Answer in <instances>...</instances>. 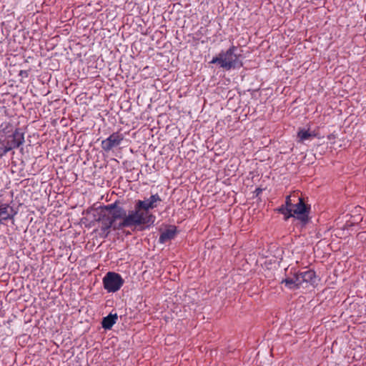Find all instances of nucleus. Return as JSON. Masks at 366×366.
Returning <instances> with one entry per match:
<instances>
[{"instance_id": "obj_11", "label": "nucleus", "mask_w": 366, "mask_h": 366, "mask_svg": "<svg viewBox=\"0 0 366 366\" xmlns=\"http://www.w3.org/2000/svg\"><path fill=\"white\" fill-rule=\"evenodd\" d=\"M118 315L117 313H110L109 315L103 318L102 322V327L105 330H110L112 327V326L116 323Z\"/></svg>"}, {"instance_id": "obj_14", "label": "nucleus", "mask_w": 366, "mask_h": 366, "mask_svg": "<svg viewBox=\"0 0 366 366\" xmlns=\"http://www.w3.org/2000/svg\"><path fill=\"white\" fill-rule=\"evenodd\" d=\"M297 137L301 142H304L305 140L310 139L313 135L308 130L302 129L299 131Z\"/></svg>"}, {"instance_id": "obj_6", "label": "nucleus", "mask_w": 366, "mask_h": 366, "mask_svg": "<svg viewBox=\"0 0 366 366\" xmlns=\"http://www.w3.org/2000/svg\"><path fill=\"white\" fill-rule=\"evenodd\" d=\"M162 201L158 194H152L149 198L144 200H138L136 202L137 208L142 209V212H147V217H155L149 212V209H154L157 206V203Z\"/></svg>"}, {"instance_id": "obj_4", "label": "nucleus", "mask_w": 366, "mask_h": 366, "mask_svg": "<svg viewBox=\"0 0 366 366\" xmlns=\"http://www.w3.org/2000/svg\"><path fill=\"white\" fill-rule=\"evenodd\" d=\"M124 281L118 273L109 272L103 278L104 289L108 292H115L123 285Z\"/></svg>"}, {"instance_id": "obj_5", "label": "nucleus", "mask_w": 366, "mask_h": 366, "mask_svg": "<svg viewBox=\"0 0 366 366\" xmlns=\"http://www.w3.org/2000/svg\"><path fill=\"white\" fill-rule=\"evenodd\" d=\"M297 200L298 202L293 205V208H291V213H292L293 217H296L302 224H305L309 220L310 208L305 205L303 199L300 197H297Z\"/></svg>"}, {"instance_id": "obj_3", "label": "nucleus", "mask_w": 366, "mask_h": 366, "mask_svg": "<svg viewBox=\"0 0 366 366\" xmlns=\"http://www.w3.org/2000/svg\"><path fill=\"white\" fill-rule=\"evenodd\" d=\"M155 217H147V212L143 213L142 209L137 208V206L134 205V209L131 210L129 213H127L125 210V215L122 217L120 219H122L119 222L117 228H125V227H137L140 225H147L149 227L153 224L155 221Z\"/></svg>"}, {"instance_id": "obj_15", "label": "nucleus", "mask_w": 366, "mask_h": 366, "mask_svg": "<svg viewBox=\"0 0 366 366\" xmlns=\"http://www.w3.org/2000/svg\"><path fill=\"white\" fill-rule=\"evenodd\" d=\"M297 197H299L297 194H292L287 196L285 202V207L289 208H293V205L295 203H293L296 201Z\"/></svg>"}, {"instance_id": "obj_1", "label": "nucleus", "mask_w": 366, "mask_h": 366, "mask_svg": "<svg viewBox=\"0 0 366 366\" xmlns=\"http://www.w3.org/2000/svg\"><path fill=\"white\" fill-rule=\"evenodd\" d=\"M124 215L125 209L116 203L105 206L102 209L99 217V221L102 224L101 229L106 235L109 233L112 227L114 229H121V228L116 227L119 226V222H117V220L120 219Z\"/></svg>"}, {"instance_id": "obj_16", "label": "nucleus", "mask_w": 366, "mask_h": 366, "mask_svg": "<svg viewBox=\"0 0 366 366\" xmlns=\"http://www.w3.org/2000/svg\"><path fill=\"white\" fill-rule=\"evenodd\" d=\"M279 211L285 215V219L287 220L288 218L291 217L292 216H293L292 213H291V208H289V207H286L285 206H282L280 209H279Z\"/></svg>"}, {"instance_id": "obj_19", "label": "nucleus", "mask_w": 366, "mask_h": 366, "mask_svg": "<svg viewBox=\"0 0 366 366\" xmlns=\"http://www.w3.org/2000/svg\"><path fill=\"white\" fill-rule=\"evenodd\" d=\"M13 149L9 147L7 144H5L4 147V153H7L8 152L12 150Z\"/></svg>"}, {"instance_id": "obj_9", "label": "nucleus", "mask_w": 366, "mask_h": 366, "mask_svg": "<svg viewBox=\"0 0 366 366\" xmlns=\"http://www.w3.org/2000/svg\"><path fill=\"white\" fill-rule=\"evenodd\" d=\"M16 214L13 207L8 204H0V224H4L5 221L13 219Z\"/></svg>"}, {"instance_id": "obj_18", "label": "nucleus", "mask_w": 366, "mask_h": 366, "mask_svg": "<svg viewBox=\"0 0 366 366\" xmlns=\"http://www.w3.org/2000/svg\"><path fill=\"white\" fill-rule=\"evenodd\" d=\"M16 72L18 76L20 77L19 81H21L24 78L28 76V70H13Z\"/></svg>"}, {"instance_id": "obj_8", "label": "nucleus", "mask_w": 366, "mask_h": 366, "mask_svg": "<svg viewBox=\"0 0 366 366\" xmlns=\"http://www.w3.org/2000/svg\"><path fill=\"white\" fill-rule=\"evenodd\" d=\"M24 142V136L19 129H16L15 132L8 137L6 144H7L12 149L18 148Z\"/></svg>"}, {"instance_id": "obj_12", "label": "nucleus", "mask_w": 366, "mask_h": 366, "mask_svg": "<svg viewBox=\"0 0 366 366\" xmlns=\"http://www.w3.org/2000/svg\"><path fill=\"white\" fill-rule=\"evenodd\" d=\"M303 276V280H305V283L313 284L316 280V274L315 272L312 270H307L305 272H302Z\"/></svg>"}, {"instance_id": "obj_2", "label": "nucleus", "mask_w": 366, "mask_h": 366, "mask_svg": "<svg viewBox=\"0 0 366 366\" xmlns=\"http://www.w3.org/2000/svg\"><path fill=\"white\" fill-rule=\"evenodd\" d=\"M243 55L236 46L232 45L228 49L221 51L210 61V64H217L222 68L235 69L242 66Z\"/></svg>"}, {"instance_id": "obj_17", "label": "nucleus", "mask_w": 366, "mask_h": 366, "mask_svg": "<svg viewBox=\"0 0 366 366\" xmlns=\"http://www.w3.org/2000/svg\"><path fill=\"white\" fill-rule=\"evenodd\" d=\"M294 278L295 280L296 285L297 286V288H299L301 285H302L305 282V280H303V276L302 273H297L294 274Z\"/></svg>"}, {"instance_id": "obj_13", "label": "nucleus", "mask_w": 366, "mask_h": 366, "mask_svg": "<svg viewBox=\"0 0 366 366\" xmlns=\"http://www.w3.org/2000/svg\"><path fill=\"white\" fill-rule=\"evenodd\" d=\"M282 284H285L287 287L290 290L297 289V286L294 278V275L291 277H287L282 281Z\"/></svg>"}, {"instance_id": "obj_7", "label": "nucleus", "mask_w": 366, "mask_h": 366, "mask_svg": "<svg viewBox=\"0 0 366 366\" xmlns=\"http://www.w3.org/2000/svg\"><path fill=\"white\" fill-rule=\"evenodd\" d=\"M123 139L124 137L122 134H119V132H114L108 138L102 142V147L104 151L109 152L114 147L119 146Z\"/></svg>"}, {"instance_id": "obj_10", "label": "nucleus", "mask_w": 366, "mask_h": 366, "mask_svg": "<svg viewBox=\"0 0 366 366\" xmlns=\"http://www.w3.org/2000/svg\"><path fill=\"white\" fill-rule=\"evenodd\" d=\"M176 233V228L174 227H171L161 233L159 242L160 243H165L174 239Z\"/></svg>"}]
</instances>
